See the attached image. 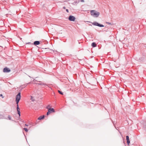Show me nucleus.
Instances as JSON below:
<instances>
[{
	"label": "nucleus",
	"instance_id": "13",
	"mask_svg": "<svg viewBox=\"0 0 146 146\" xmlns=\"http://www.w3.org/2000/svg\"><path fill=\"white\" fill-rule=\"evenodd\" d=\"M58 93L60 94H61V95H63V93L61 92V91H60V90H58Z\"/></svg>",
	"mask_w": 146,
	"mask_h": 146
},
{
	"label": "nucleus",
	"instance_id": "27",
	"mask_svg": "<svg viewBox=\"0 0 146 146\" xmlns=\"http://www.w3.org/2000/svg\"><path fill=\"white\" fill-rule=\"evenodd\" d=\"M30 83H28V84H29Z\"/></svg>",
	"mask_w": 146,
	"mask_h": 146
},
{
	"label": "nucleus",
	"instance_id": "6",
	"mask_svg": "<svg viewBox=\"0 0 146 146\" xmlns=\"http://www.w3.org/2000/svg\"><path fill=\"white\" fill-rule=\"evenodd\" d=\"M40 42L39 41H34L33 44L35 45H38L40 44Z\"/></svg>",
	"mask_w": 146,
	"mask_h": 146
},
{
	"label": "nucleus",
	"instance_id": "4",
	"mask_svg": "<svg viewBox=\"0 0 146 146\" xmlns=\"http://www.w3.org/2000/svg\"><path fill=\"white\" fill-rule=\"evenodd\" d=\"M68 19L70 21H74L75 19V18L73 16L70 15L68 17Z\"/></svg>",
	"mask_w": 146,
	"mask_h": 146
},
{
	"label": "nucleus",
	"instance_id": "3",
	"mask_svg": "<svg viewBox=\"0 0 146 146\" xmlns=\"http://www.w3.org/2000/svg\"><path fill=\"white\" fill-rule=\"evenodd\" d=\"M92 24L95 26H98L100 27H104V26L102 24L98 23L96 22H94L92 23Z\"/></svg>",
	"mask_w": 146,
	"mask_h": 146
},
{
	"label": "nucleus",
	"instance_id": "15",
	"mask_svg": "<svg viewBox=\"0 0 146 146\" xmlns=\"http://www.w3.org/2000/svg\"><path fill=\"white\" fill-rule=\"evenodd\" d=\"M17 111L18 113V115H19V116H21V113H20V111Z\"/></svg>",
	"mask_w": 146,
	"mask_h": 146
},
{
	"label": "nucleus",
	"instance_id": "10",
	"mask_svg": "<svg viewBox=\"0 0 146 146\" xmlns=\"http://www.w3.org/2000/svg\"><path fill=\"white\" fill-rule=\"evenodd\" d=\"M37 84H38V85H46L47 86V85L45 84L42 83H37Z\"/></svg>",
	"mask_w": 146,
	"mask_h": 146
},
{
	"label": "nucleus",
	"instance_id": "18",
	"mask_svg": "<svg viewBox=\"0 0 146 146\" xmlns=\"http://www.w3.org/2000/svg\"><path fill=\"white\" fill-rule=\"evenodd\" d=\"M8 118L10 120H11V117L10 115H9L8 116Z\"/></svg>",
	"mask_w": 146,
	"mask_h": 146
},
{
	"label": "nucleus",
	"instance_id": "24",
	"mask_svg": "<svg viewBox=\"0 0 146 146\" xmlns=\"http://www.w3.org/2000/svg\"><path fill=\"white\" fill-rule=\"evenodd\" d=\"M66 11L67 12H68H68H69V11H68V9H66Z\"/></svg>",
	"mask_w": 146,
	"mask_h": 146
},
{
	"label": "nucleus",
	"instance_id": "8",
	"mask_svg": "<svg viewBox=\"0 0 146 146\" xmlns=\"http://www.w3.org/2000/svg\"><path fill=\"white\" fill-rule=\"evenodd\" d=\"M44 115H42L39 117H38V120H41L44 119Z\"/></svg>",
	"mask_w": 146,
	"mask_h": 146
},
{
	"label": "nucleus",
	"instance_id": "17",
	"mask_svg": "<svg viewBox=\"0 0 146 146\" xmlns=\"http://www.w3.org/2000/svg\"><path fill=\"white\" fill-rule=\"evenodd\" d=\"M23 129H24V130L25 131H26V132H28V129H27V128H24Z\"/></svg>",
	"mask_w": 146,
	"mask_h": 146
},
{
	"label": "nucleus",
	"instance_id": "14",
	"mask_svg": "<svg viewBox=\"0 0 146 146\" xmlns=\"http://www.w3.org/2000/svg\"><path fill=\"white\" fill-rule=\"evenodd\" d=\"M126 138L127 141L129 140V137L128 136H126Z\"/></svg>",
	"mask_w": 146,
	"mask_h": 146
},
{
	"label": "nucleus",
	"instance_id": "7",
	"mask_svg": "<svg viewBox=\"0 0 146 146\" xmlns=\"http://www.w3.org/2000/svg\"><path fill=\"white\" fill-rule=\"evenodd\" d=\"M48 111H50V113H51V112H55V110L53 108H50L48 109Z\"/></svg>",
	"mask_w": 146,
	"mask_h": 146
},
{
	"label": "nucleus",
	"instance_id": "12",
	"mask_svg": "<svg viewBox=\"0 0 146 146\" xmlns=\"http://www.w3.org/2000/svg\"><path fill=\"white\" fill-rule=\"evenodd\" d=\"M31 100L32 101H35V99H34V98L32 96H31Z\"/></svg>",
	"mask_w": 146,
	"mask_h": 146
},
{
	"label": "nucleus",
	"instance_id": "16",
	"mask_svg": "<svg viewBox=\"0 0 146 146\" xmlns=\"http://www.w3.org/2000/svg\"><path fill=\"white\" fill-rule=\"evenodd\" d=\"M39 120H38V119L36 120V124L38 123L39 122Z\"/></svg>",
	"mask_w": 146,
	"mask_h": 146
},
{
	"label": "nucleus",
	"instance_id": "11",
	"mask_svg": "<svg viewBox=\"0 0 146 146\" xmlns=\"http://www.w3.org/2000/svg\"><path fill=\"white\" fill-rule=\"evenodd\" d=\"M17 104V111H20V109L19 107L18 104Z\"/></svg>",
	"mask_w": 146,
	"mask_h": 146
},
{
	"label": "nucleus",
	"instance_id": "28",
	"mask_svg": "<svg viewBox=\"0 0 146 146\" xmlns=\"http://www.w3.org/2000/svg\"><path fill=\"white\" fill-rule=\"evenodd\" d=\"M47 109H48V107H47Z\"/></svg>",
	"mask_w": 146,
	"mask_h": 146
},
{
	"label": "nucleus",
	"instance_id": "9",
	"mask_svg": "<svg viewBox=\"0 0 146 146\" xmlns=\"http://www.w3.org/2000/svg\"><path fill=\"white\" fill-rule=\"evenodd\" d=\"M97 45L95 42H93L92 44V46L93 47H95Z\"/></svg>",
	"mask_w": 146,
	"mask_h": 146
},
{
	"label": "nucleus",
	"instance_id": "2",
	"mask_svg": "<svg viewBox=\"0 0 146 146\" xmlns=\"http://www.w3.org/2000/svg\"><path fill=\"white\" fill-rule=\"evenodd\" d=\"M21 93L20 92H19L18 93V94L17 95L16 97V101L17 104H18V103L20 101L21 96Z\"/></svg>",
	"mask_w": 146,
	"mask_h": 146
},
{
	"label": "nucleus",
	"instance_id": "5",
	"mask_svg": "<svg viewBox=\"0 0 146 146\" xmlns=\"http://www.w3.org/2000/svg\"><path fill=\"white\" fill-rule=\"evenodd\" d=\"M3 71L4 73H8L10 72L11 70L7 67H5L3 69Z\"/></svg>",
	"mask_w": 146,
	"mask_h": 146
},
{
	"label": "nucleus",
	"instance_id": "21",
	"mask_svg": "<svg viewBox=\"0 0 146 146\" xmlns=\"http://www.w3.org/2000/svg\"><path fill=\"white\" fill-rule=\"evenodd\" d=\"M27 44H33V43H32L31 42H28L26 43Z\"/></svg>",
	"mask_w": 146,
	"mask_h": 146
},
{
	"label": "nucleus",
	"instance_id": "23",
	"mask_svg": "<svg viewBox=\"0 0 146 146\" xmlns=\"http://www.w3.org/2000/svg\"><path fill=\"white\" fill-rule=\"evenodd\" d=\"M81 2H84V0H81L80 1Z\"/></svg>",
	"mask_w": 146,
	"mask_h": 146
},
{
	"label": "nucleus",
	"instance_id": "25",
	"mask_svg": "<svg viewBox=\"0 0 146 146\" xmlns=\"http://www.w3.org/2000/svg\"><path fill=\"white\" fill-rule=\"evenodd\" d=\"M63 9H66V7H63Z\"/></svg>",
	"mask_w": 146,
	"mask_h": 146
},
{
	"label": "nucleus",
	"instance_id": "19",
	"mask_svg": "<svg viewBox=\"0 0 146 146\" xmlns=\"http://www.w3.org/2000/svg\"><path fill=\"white\" fill-rule=\"evenodd\" d=\"M127 144L128 145H129V143H130V141H129V140H127Z\"/></svg>",
	"mask_w": 146,
	"mask_h": 146
},
{
	"label": "nucleus",
	"instance_id": "22",
	"mask_svg": "<svg viewBox=\"0 0 146 146\" xmlns=\"http://www.w3.org/2000/svg\"><path fill=\"white\" fill-rule=\"evenodd\" d=\"M0 96L2 98H4V97L3 96V95L2 94H0Z\"/></svg>",
	"mask_w": 146,
	"mask_h": 146
},
{
	"label": "nucleus",
	"instance_id": "20",
	"mask_svg": "<svg viewBox=\"0 0 146 146\" xmlns=\"http://www.w3.org/2000/svg\"><path fill=\"white\" fill-rule=\"evenodd\" d=\"M50 113V111H48L47 112L46 115H48Z\"/></svg>",
	"mask_w": 146,
	"mask_h": 146
},
{
	"label": "nucleus",
	"instance_id": "26",
	"mask_svg": "<svg viewBox=\"0 0 146 146\" xmlns=\"http://www.w3.org/2000/svg\"><path fill=\"white\" fill-rule=\"evenodd\" d=\"M25 126H28V125H27V124H25Z\"/></svg>",
	"mask_w": 146,
	"mask_h": 146
},
{
	"label": "nucleus",
	"instance_id": "1",
	"mask_svg": "<svg viewBox=\"0 0 146 146\" xmlns=\"http://www.w3.org/2000/svg\"><path fill=\"white\" fill-rule=\"evenodd\" d=\"M90 14L93 17H97L99 16L100 13L99 12L95 10H92L90 11Z\"/></svg>",
	"mask_w": 146,
	"mask_h": 146
}]
</instances>
